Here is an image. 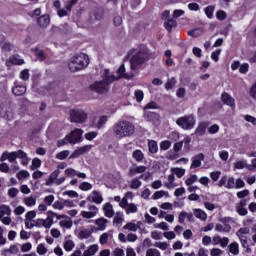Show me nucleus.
<instances>
[{
  "mask_svg": "<svg viewBox=\"0 0 256 256\" xmlns=\"http://www.w3.org/2000/svg\"><path fill=\"white\" fill-rule=\"evenodd\" d=\"M229 221H231V218H223L222 223L225 224H216L215 231L218 233H229V231H231V225L228 224Z\"/></svg>",
  "mask_w": 256,
  "mask_h": 256,
  "instance_id": "obj_9",
  "label": "nucleus"
},
{
  "mask_svg": "<svg viewBox=\"0 0 256 256\" xmlns=\"http://www.w3.org/2000/svg\"><path fill=\"white\" fill-rule=\"evenodd\" d=\"M226 181H227L225 185L226 189H235V178L230 177Z\"/></svg>",
  "mask_w": 256,
  "mask_h": 256,
  "instance_id": "obj_52",
  "label": "nucleus"
},
{
  "mask_svg": "<svg viewBox=\"0 0 256 256\" xmlns=\"http://www.w3.org/2000/svg\"><path fill=\"white\" fill-rule=\"evenodd\" d=\"M211 125V122H200L195 130L196 135L203 137L207 131V127Z\"/></svg>",
  "mask_w": 256,
  "mask_h": 256,
  "instance_id": "obj_19",
  "label": "nucleus"
},
{
  "mask_svg": "<svg viewBox=\"0 0 256 256\" xmlns=\"http://www.w3.org/2000/svg\"><path fill=\"white\" fill-rule=\"evenodd\" d=\"M175 85H177V80L175 78H170L168 79V81L165 84V89H167L168 91L172 88L175 87Z\"/></svg>",
  "mask_w": 256,
  "mask_h": 256,
  "instance_id": "obj_37",
  "label": "nucleus"
},
{
  "mask_svg": "<svg viewBox=\"0 0 256 256\" xmlns=\"http://www.w3.org/2000/svg\"><path fill=\"white\" fill-rule=\"evenodd\" d=\"M94 223L97 226L96 231H105V229H107L109 220L107 218L101 217L96 219Z\"/></svg>",
  "mask_w": 256,
  "mask_h": 256,
  "instance_id": "obj_18",
  "label": "nucleus"
},
{
  "mask_svg": "<svg viewBox=\"0 0 256 256\" xmlns=\"http://www.w3.org/2000/svg\"><path fill=\"white\" fill-rule=\"evenodd\" d=\"M115 82V75L111 74L108 69H105L102 74V80L96 81L92 83L89 87L90 91H94L95 93H99L103 95V93H107L109 91V85Z\"/></svg>",
  "mask_w": 256,
  "mask_h": 256,
  "instance_id": "obj_3",
  "label": "nucleus"
},
{
  "mask_svg": "<svg viewBox=\"0 0 256 256\" xmlns=\"http://www.w3.org/2000/svg\"><path fill=\"white\" fill-rule=\"evenodd\" d=\"M128 57L130 59L131 71H139L149 61V53L143 49H131Z\"/></svg>",
  "mask_w": 256,
  "mask_h": 256,
  "instance_id": "obj_1",
  "label": "nucleus"
},
{
  "mask_svg": "<svg viewBox=\"0 0 256 256\" xmlns=\"http://www.w3.org/2000/svg\"><path fill=\"white\" fill-rule=\"evenodd\" d=\"M53 217H56V219L60 221V219H65L67 215H59L53 211H48V217L46 218V220H44L43 227H45L46 229H51L53 225Z\"/></svg>",
  "mask_w": 256,
  "mask_h": 256,
  "instance_id": "obj_8",
  "label": "nucleus"
},
{
  "mask_svg": "<svg viewBox=\"0 0 256 256\" xmlns=\"http://www.w3.org/2000/svg\"><path fill=\"white\" fill-rule=\"evenodd\" d=\"M247 199L240 200L239 203L236 204V211L239 215L245 216L247 215Z\"/></svg>",
  "mask_w": 256,
  "mask_h": 256,
  "instance_id": "obj_17",
  "label": "nucleus"
},
{
  "mask_svg": "<svg viewBox=\"0 0 256 256\" xmlns=\"http://www.w3.org/2000/svg\"><path fill=\"white\" fill-rule=\"evenodd\" d=\"M81 216L84 218V219H93V217H96L97 214L91 212V211H82L81 212Z\"/></svg>",
  "mask_w": 256,
  "mask_h": 256,
  "instance_id": "obj_50",
  "label": "nucleus"
},
{
  "mask_svg": "<svg viewBox=\"0 0 256 256\" xmlns=\"http://www.w3.org/2000/svg\"><path fill=\"white\" fill-rule=\"evenodd\" d=\"M79 189H81V191H90V189H93V185L89 182H82Z\"/></svg>",
  "mask_w": 256,
  "mask_h": 256,
  "instance_id": "obj_48",
  "label": "nucleus"
},
{
  "mask_svg": "<svg viewBox=\"0 0 256 256\" xmlns=\"http://www.w3.org/2000/svg\"><path fill=\"white\" fill-rule=\"evenodd\" d=\"M92 145H85L78 149H76L70 156V159H77V157L81 155H85V153H89V150L92 149Z\"/></svg>",
  "mask_w": 256,
  "mask_h": 256,
  "instance_id": "obj_12",
  "label": "nucleus"
},
{
  "mask_svg": "<svg viewBox=\"0 0 256 256\" xmlns=\"http://www.w3.org/2000/svg\"><path fill=\"white\" fill-rule=\"evenodd\" d=\"M146 256H161V252L155 248H149L146 251Z\"/></svg>",
  "mask_w": 256,
  "mask_h": 256,
  "instance_id": "obj_49",
  "label": "nucleus"
},
{
  "mask_svg": "<svg viewBox=\"0 0 256 256\" xmlns=\"http://www.w3.org/2000/svg\"><path fill=\"white\" fill-rule=\"evenodd\" d=\"M98 133L95 131L92 132H88L85 134V139H87V141H93V139H95V137H97Z\"/></svg>",
  "mask_w": 256,
  "mask_h": 256,
  "instance_id": "obj_60",
  "label": "nucleus"
},
{
  "mask_svg": "<svg viewBox=\"0 0 256 256\" xmlns=\"http://www.w3.org/2000/svg\"><path fill=\"white\" fill-rule=\"evenodd\" d=\"M87 201H90V203H96L97 205H101L103 203V196L99 191H93L90 195L87 196Z\"/></svg>",
  "mask_w": 256,
  "mask_h": 256,
  "instance_id": "obj_10",
  "label": "nucleus"
},
{
  "mask_svg": "<svg viewBox=\"0 0 256 256\" xmlns=\"http://www.w3.org/2000/svg\"><path fill=\"white\" fill-rule=\"evenodd\" d=\"M164 27L167 29V31L171 32L173 27H177V21L173 19H168L164 22Z\"/></svg>",
  "mask_w": 256,
  "mask_h": 256,
  "instance_id": "obj_32",
  "label": "nucleus"
},
{
  "mask_svg": "<svg viewBox=\"0 0 256 256\" xmlns=\"http://www.w3.org/2000/svg\"><path fill=\"white\" fill-rule=\"evenodd\" d=\"M27 92V87L23 85H17L14 88H12V93L15 95V97H21V95H25Z\"/></svg>",
  "mask_w": 256,
  "mask_h": 256,
  "instance_id": "obj_21",
  "label": "nucleus"
},
{
  "mask_svg": "<svg viewBox=\"0 0 256 256\" xmlns=\"http://www.w3.org/2000/svg\"><path fill=\"white\" fill-rule=\"evenodd\" d=\"M154 246L158 247V249H161L162 251H166V249H168L169 247V244H167L166 242H156Z\"/></svg>",
  "mask_w": 256,
  "mask_h": 256,
  "instance_id": "obj_57",
  "label": "nucleus"
},
{
  "mask_svg": "<svg viewBox=\"0 0 256 256\" xmlns=\"http://www.w3.org/2000/svg\"><path fill=\"white\" fill-rule=\"evenodd\" d=\"M75 247V243L73 240H66L64 243V249L65 251H73V248Z\"/></svg>",
  "mask_w": 256,
  "mask_h": 256,
  "instance_id": "obj_45",
  "label": "nucleus"
},
{
  "mask_svg": "<svg viewBox=\"0 0 256 256\" xmlns=\"http://www.w3.org/2000/svg\"><path fill=\"white\" fill-rule=\"evenodd\" d=\"M145 97V94L143 93V90H135L134 92V98L138 103H141L143 101V98Z\"/></svg>",
  "mask_w": 256,
  "mask_h": 256,
  "instance_id": "obj_38",
  "label": "nucleus"
},
{
  "mask_svg": "<svg viewBox=\"0 0 256 256\" xmlns=\"http://www.w3.org/2000/svg\"><path fill=\"white\" fill-rule=\"evenodd\" d=\"M171 171H172V173H174V175H176L179 179H181V177H183V175H185V169H183V168H172Z\"/></svg>",
  "mask_w": 256,
  "mask_h": 256,
  "instance_id": "obj_41",
  "label": "nucleus"
},
{
  "mask_svg": "<svg viewBox=\"0 0 256 256\" xmlns=\"http://www.w3.org/2000/svg\"><path fill=\"white\" fill-rule=\"evenodd\" d=\"M89 65V56L85 53H80L72 56L68 63V68L72 73L83 71Z\"/></svg>",
  "mask_w": 256,
  "mask_h": 256,
  "instance_id": "obj_4",
  "label": "nucleus"
},
{
  "mask_svg": "<svg viewBox=\"0 0 256 256\" xmlns=\"http://www.w3.org/2000/svg\"><path fill=\"white\" fill-rule=\"evenodd\" d=\"M39 167H41V159L34 158L32 160V165H31L32 171H35V169H39Z\"/></svg>",
  "mask_w": 256,
  "mask_h": 256,
  "instance_id": "obj_51",
  "label": "nucleus"
},
{
  "mask_svg": "<svg viewBox=\"0 0 256 256\" xmlns=\"http://www.w3.org/2000/svg\"><path fill=\"white\" fill-rule=\"evenodd\" d=\"M193 215L194 217H196V219H199L200 221H207V213L199 208L193 209Z\"/></svg>",
  "mask_w": 256,
  "mask_h": 256,
  "instance_id": "obj_23",
  "label": "nucleus"
},
{
  "mask_svg": "<svg viewBox=\"0 0 256 256\" xmlns=\"http://www.w3.org/2000/svg\"><path fill=\"white\" fill-rule=\"evenodd\" d=\"M221 99L224 105H228V107L235 109V99L229 93H222Z\"/></svg>",
  "mask_w": 256,
  "mask_h": 256,
  "instance_id": "obj_14",
  "label": "nucleus"
},
{
  "mask_svg": "<svg viewBox=\"0 0 256 256\" xmlns=\"http://www.w3.org/2000/svg\"><path fill=\"white\" fill-rule=\"evenodd\" d=\"M49 23H51V18L48 14L41 15L37 18V24L42 29H47V27H49Z\"/></svg>",
  "mask_w": 256,
  "mask_h": 256,
  "instance_id": "obj_16",
  "label": "nucleus"
},
{
  "mask_svg": "<svg viewBox=\"0 0 256 256\" xmlns=\"http://www.w3.org/2000/svg\"><path fill=\"white\" fill-rule=\"evenodd\" d=\"M24 203H25V205H27V207H33V205H35V203H37V198L33 197V196L26 197L24 199Z\"/></svg>",
  "mask_w": 256,
  "mask_h": 256,
  "instance_id": "obj_35",
  "label": "nucleus"
},
{
  "mask_svg": "<svg viewBox=\"0 0 256 256\" xmlns=\"http://www.w3.org/2000/svg\"><path fill=\"white\" fill-rule=\"evenodd\" d=\"M214 11H215V7H213V6L206 7L205 14L208 17V19H213Z\"/></svg>",
  "mask_w": 256,
  "mask_h": 256,
  "instance_id": "obj_53",
  "label": "nucleus"
},
{
  "mask_svg": "<svg viewBox=\"0 0 256 256\" xmlns=\"http://www.w3.org/2000/svg\"><path fill=\"white\" fill-rule=\"evenodd\" d=\"M97 251H99V246L94 244L91 245L86 251H84L82 256H93Z\"/></svg>",
  "mask_w": 256,
  "mask_h": 256,
  "instance_id": "obj_27",
  "label": "nucleus"
},
{
  "mask_svg": "<svg viewBox=\"0 0 256 256\" xmlns=\"http://www.w3.org/2000/svg\"><path fill=\"white\" fill-rule=\"evenodd\" d=\"M123 229H126L127 231H137V229H139V226L133 222H129L127 223Z\"/></svg>",
  "mask_w": 256,
  "mask_h": 256,
  "instance_id": "obj_40",
  "label": "nucleus"
},
{
  "mask_svg": "<svg viewBox=\"0 0 256 256\" xmlns=\"http://www.w3.org/2000/svg\"><path fill=\"white\" fill-rule=\"evenodd\" d=\"M141 181L137 178H133L130 182V189H139L141 187Z\"/></svg>",
  "mask_w": 256,
  "mask_h": 256,
  "instance_id": "obj_44",
  "label": "nucleus"
},
{
  "mask_svg": "<svg viewBox=\"0 0 256 256\" xmlns=\"http://www.w3.org/2000/svg\"><path fill=\"white\" fill-rule=\"evenodd\" d=\"M71 123H85L87 121V113L83 110H71L70 111Z\"/></svg>",
  "mask_w": 256,
  "mask_h": 256,
  "instance_id": "obj_7",
  "label": "nucleus"
},
{
  "mask_svg": "<svg viewBox=\"0 0 256 256\" xmlns=\"http://www.w3.org/2000/svg\"><path fill=\"white\" fill-rule=\"evenodd\" d=\"M195 181H197V175H192L191 177H189L188 179H186L185 184L188 186L193 185V183H195Z\"/></svg>",
  "mask_w": 256,
  "mask_h": 256,
  "instance_id": "obj_62",
  "label": "nucleus"
},
{
  "mask_svg": "<svg viewBox=\"0 0 256 256\" xmlns=\"http://www.w3.org/2000/svg\"><path fill=\"white\" fill-rule=\"evenodd\" d=\"M104 215L105 217H108V219H111L115 216V211L113 210V205L110 203H106L103 207Z\"/></svg>",
  "mask_w": 256,
  "mask_h": 256,
  "instance_id": "obj_22",
  "label": "nucleus"
},
{
  "mask_svg": "<svg viewBox=\"0 0 256 256\" xmlns=\"http://www.w3.org/2000/svg\"><path fill=\"white\" fill-rule=\"evenodd\" d=\"M20 79L22 81H29V69H24L20 72Z\"/></svg>",
  "mask_w": 256,
  "mask_h": 256,
  "instance_id": "obj_55",
  "label": "nucleus"
},
{
  "mask_svg": "<svg viewBox=\"0 0 256 256\" xmlns=\"http://www.w3.org/2000/svg\"><path fill=\"white\" fill-rule=\"evenodd\" d=\"M59 173H61L59 170L52 172L49 178L46 180V185L51 186L53 183H55L57 181V177H59Z\"/></svg>",
  "mask_w": 256,
  "mask_h": 256,
  "instance_id": "obj_25",
  "label": "nucleus"
},
{
  "mask_svg": "<svg viewBox=\"0 0 256 256\" xmlns=\"http://www.w3.org/2000/svg\"><path fill=\"white\" fill-rule=\"evenodd\" d=\"M18 179H27V177H29V172L27 170H21L18 174H17Z\"/></svg>",
  "mask_w": 256,
  "mask_h": 256,
  "instance_id": "obj_63",
  "label": "nucleus"
},
{
  "mask_svg": "<svg viewBox=\"0 0 256 256\" xmlns=\"http://www.w3.org/2000/svg\"><path fill=\"white\" fill-rule=\"evenodd\" d=\"M79 239H89L91 237V231L84 229L81 230L78 234Z\"/></svg>",
  "mask_w": 256,
  "mask_h": 256,
  "instance_id": "obj_39",
  "label": "nucleus"
},
{
  "mask_svg": "<svg viewBox=\"0 0 256 256\" xmlns=\"http://www.w3.org/2000/svg\"><path fill=\"white\" fill-rule=\"evenodd\" d=\"M171 147V142L169 140L162 141L160 144V149L162 151H167Z\"/></svg>",
  "mask_w": 256,
  "mask_h": 256,
  "instance_id": "obj_56",
  "label": "nucleus"
},
{
  "mask_svg": "<svg viewBox=\"0 0 256 256\" xmlns=\"http://www.w3.org/2000/svg\"><path fill=\"white\" fill-rule=\"evenodd\" d=\"M208 133H210V135H215V133H219V125L214 124V125L210 126L208 128Z\"/></svg>",
  "mask_w": 256,
  "mask_h": 256,
  "instance_id": "obj_59",
  "label": "nucleus"
},
{
  "mask_svg": "<svg viewBox=\"0 0 256 256\" xmlns=\"http://www.w3.org/2000/svg\"><path fill=\"white\" fill-rule=\"evenodd\" d=\"M82 135H83V130L76 128L74 131H72L69 134V136H70V143L72 145H75V143H80Z\"/></svg>",
  "mask_w": 256,
  "mask_h": 256,
  "instance_id": "obj_13",
  "label": "nucleus"
},
{
  "mask_svg": "<svg viewBox=\"0 0 256 256\" xmlns=\"http://www.w3.org/2000/svg\"><path fill=\"white\" fill-rule=\"evenodd\" d=\"M148 149L150 153L155 154L159 151V146L157 145V142L155 140H149Z\"/></svg>",
  "mask_w": 256,
  "mask_h": 256,
  "instance_id": "obj_28",
  "label": "nucleus"
},
{
  "mask_svg": "<svg viewBox=\"0 0 256 256\" xmlns=\"http://www.w3.org/2000/svg\"><path fill=\"white\" fill-rule=\"evenodd\" d=\"M69 155H70L69 150H64V151L59 152L56 155V159H58L59 161H63L65 159H67L69 157Z\"/></svg>",
  "mask_w": 256,
  "mask_h": 256,
  "instance_id": "obj_36",
  "label": "nucleus"
},
{
  "mask_svg": "<svg viewBox=\"0 0 256 256\" xmlns=\"http://www.w3.org/2000/svg\"><path fill=\"white\" fill-rule=\"evenodd\" d=\"M132 157H133V159H135L137 161V163H141V161H143V159H145V154H143V151H141V150H135L132 153Z\"/></svg>",
  "mask_w": 256,
  "mask_h": 256,
  "instance_id": "obj_29",
  "label": "nucleus"
},
{
  "mask_svg": "<svg viewBox=\"0 0 256 256\" xmlns=\"http://www.w3.org/2000/svg\"><path fill=\"white\" fill-rule=\"evenodd\" d=\"M35 57H37L39 61H45L46 59V56L43 50H39V49H36Z\"/></svg>",
  "mask_w": 256,
  "mask_h": 256,
  "instance_id": "obj_54",
  "label": "nucleus"
},
{
  "mask_svg": "<svg viewBox=\"0 0 256 256\" xmlns=\"http://www.w3.org/2000/svg\"><path fill=\"white\" fill-rule=\"evenodd\" d=\"M169 197V192H166V191H157L154 193L153 195V199L157 200V199H161V197Z\"/></svg>",
  "mask_w": 256,
  "mask_h": 256,
  "instance_id": "obj_43",
  "label": "nucleus"
},
{
  "mask_svg": "<svg viewBox=\"0 0 256 256\" xmlns=\"http://www.w3.org/2000/svg\"><path fill=\"white\" fill-rule=\"evenodd\" d=\"M66 220H61L59 222L60 227H64L65 229H71L73 227V221L69 219V217H65Z\"/></svg>",
  "mask_w": 256,
  "mask_h": 256,
  "instance_id": "obj_31",
  "label": "nucleus"
},
{
  "mask_svg": "<svg viewBox=\"0 0 256 256\" xmlns=\"http://www.w3.org/2000/svg\"><path fill=\"white\" fill-rule=\"evenodd\" d=\"M107 121H109V117L100 116L94 123V126L96 127V129H103L107 124Z\"/></svg>",
  "mask_w": 256,
  "mask_h": 256,
  "instance_id": "obj_24",
  "label": "nucleus"
},
{
  "mask_svg": "<svg viewBox=\"0 0 256 256\" xmlns=\"http://www.w3.org/2000/svg\"><path fill=\"white\" fill-rule=\"evenodd\" d=\"M18 159H21V163L22 165H29V157H27V153H25L23 150H18V151H14V152H8L5 151L2 153L1 157H0V161H8L10 163H15Z\"/></svg>",
  "mask_w": 256,
  "mask_h": 256,
  "instance_id": "obj_5",
  "label": "nucleus"
},
{
  "mask_svg": "<svg viewBox=\"0 0 256 256\" xmlns=\"http://www.w3.org/2000/svg\"><path fill=\"white\" fill-rule=\"evenodd\" d=\"M229 252L232 255H239V244L237 242H233L228 246Z\"/></svg>",
  "mask_w": 256,
  "mask_h": 256,
  "instance_id": "obj_33",
  "label": "nucleus"
},
{
  "mask_svg": "<svg viewBox=\"0 0 256 256\" xmlns=\"http://www.w3.org/2000/svg\"><path fill=\"white\" fill-rule=\"evenodd\" d=\"M117 76H114V81H119L121 77H124V79H131L133 77V72L127 74L125 73V64H122L119 69L117 70Z\"/></svg>",
  "mask_w": 256,
  "mask_h": 256,
  "instance_id": "obj_15",
  "label": "nucleus"
},
{
  "mask_svg": "<svg viewBox=\"0 0 256 256\" xmlns=\"http://www.w3.org/2000/svg\"><path fill=\"white\" fill-rule=\"evenodd\" d=\"M4 215H11V207L5 204L0 206V219H3Z\"/></svg>",
  "mask_w": 256,
  "mask_h": 256,
  "instance_id": "obj_30",
  "label": "nucleus"
},
{
  "mask_svg": "<svg viewBox=\"0 0 256 256\" xmlns=\"http://www.w3.org/2000/svg\"><path fill=\"white\" fill-rule=\"evenodd\" d=\"M9 63H12V65H23L25 60L21 59L19 56H11L9 58Z\"/></svg>",
  "mask_w": 256,
  "mask_h": 256,
  "instance_id": "obj_34",
  "label": "nucleus"
},
{
  "mask_svg": "<svg viewBox=\"0 0 256 256\" xmlns=\"http://www.w3.org/2000/svg\"><path fill=\"white\" fill-rule=\"evenodd\" d=\"M112 132L116 139L132 137V135L135 133V125L128 120H119L112 126Z\"/></svg>",
  "mask_w": 256,
  "mask_h": 256,
  "instance_id": "obj_2",
  "label": "nucleus"
},
{
  "mask_svg": "<svg viewBox=\"0 0 256 256\" xmlns=\"http://www.w3.org/2000/svg\"><path fill=\"white\" fill-rule=\"evenodd\" d=\"M145 171H147V167L146 166H132L129 169L128 175L130 177H135V175H138L139 173H145Z\"/></svg>",
  "mask_w": 256,
  "mask_h": 256,
  "instance_id": "obj_20",
  "label": "nucleus"
},
{
  "mask_svg": "<svg viewBox=\"0 0 256 256\" xmlns=\"http://www.w3.org/2000/svg\"><path fill=\"white\" fill-rule=\"evenodd\" d=\"M125 211H126L127 215H129V213H137V211H138L137 205H135L134 203H130L126 207Z\"/></svg>",
  "mask_w": 256,
  "mask_h": 256,
  "instance_id": "obj_42",
  "label": "nucleus"
},
{
  "mask_svg": "<svg viewBox=\"0 0 256 256\" xmlns=\"http://www.w3.org/2000/svg\"><path fill=\"white\" fill-rule=\"evenodd\" d=\"M67 143H71V136L69 135H66L62 140H58L57 147H63V145H67Z\"/></svg>",
  "mask_w": 256,
  "mask_h": 256,
  "instance_id": "obj_46",
  "label": "nucleus"
},
{
  "mask_svg": "<svg viewBox=\"0 0 256 256\" xmlns=\"http://www.w3.org/2000/svg\"><path fill=\"white\" fill-rule=\"evenodd\" d=\"M210 255L211 256H220L223 255V250L219 249V248H213L210 250Z\"/></svg>",
  "mask_w": 256,
  "mask_h": 256,
  "instance_id": "obj_61",
  "label": "nucleus"
},
{
  "mask_svg": "<svg viewBox=\"0 0 256 256\" xmlns=\"http://www.w3.org/2000/svg\"><path fill=\"white\" fill-rule=\"evenodd\" d=\"M203 161H205V155L203 153L193 156L190 169H197L198 167H201Z\"/></svg>",
  "mask_w": 256,
  "mask_h": 256,
  "instance_id": "obj_11",
  "label": "nucleus"
},
{
  "mask_svg": "<svg viewBox=\"0 0 256 256\" xmlns=\"http://www.w3.org/2000/svg\"><path fill=\"white\" fill-rule=\"evenodd\" d=\"M245 121H247L248 123H252L253 125H256V118L254 116L251 115H245L244 116Z\"/></svg>",
  "mask_w": 256,
  "mask_h": 256,
  "instance_id": "obj_64",
  "label": "nucleus"
},
{
  "mask_svg": "<svg viewBox=\"0 0 256 256\" xmlns=\"http://www.w3.org/2000/svg\"><path fill=\"white\" fill-rule=\"evenodd\" d=\"M202 33L203 29L200 28L188 31V35H190L191 37H200Z\"/></svg>",
  "mask_w": 256,
  "mask_h": 256,
  "instance_id": "obj_47",
  "label": "nucleus"
},
{
  "mask_svg": "<svg viewBox=\"0 0 256 256\" xmlns=\"http://www.w3.org/2000/svg\"><path fill=\"white\" fill-rule=\"evenodd\" d=\"M146 119H148V121H153V119H159V114L155 112H147Z\"/></svg>",
  "mask_w": 256,
  "mask_h": 256,
  "instance_id": "obj_58",
  "label": "nucleus"
},
{
  "mask_svg": "<svg viewBox=\"0 0 256 256\" xmlns=\"http://www.w3.org/2000/svg\"><path fill=\"white\" fill-rule=\"evenodd\" d=\"M195 123V116H193V114L182 116L176 120L178 127H181V129H184L185 131L193 129Z\"/></svg>",
  "mask_w": 256,
  "mask_h": 256,
  "instance_id": "obj_6",
  "label": "nucleus"
},
{
  "mask_svg": "<svg viewBox=\"0 0 256 256\" xmlns=\"http://www.w3.org/2000/svg\"><path fill=\"white\" fill-rule=\"evenodd\" d=\"M109 237H113V230H109L108 233H103L100 236V245H107V242L109 241Z\"/></svg>",
  "mask_w": 256,
  "mask_h": 256,
  "instance_id": "obj_26",
  "label": "nucleus"
}]
</instances>
